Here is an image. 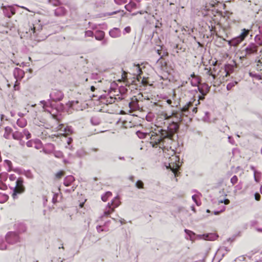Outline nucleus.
<instances>
[{
  "label": "nucleus",
  "mask_w": 262,
  "mask_h": 262,
  "mask_svg": "<svg viewBox=\"0 0 262 262\" xmlns=\"http://www.w3.org/2000/svg\"><path fill=\"white\" fill-rule=\"evenodd\" d=\"M198 89L202 94V96L200 95L199 96V99L198 100L196 101L194 100L193 101H189L181 109L180 113L172 114V115L175 116V117L177 118L176 121H181L182 116H187L189 114L193 115L197 112L196 106L200 104L199 101L204 99V96L210 91V87L206 83H203L202 84L201 86L198 87Z\"/></svg>",
  "instance_id": "f257e3e1"
},
{
  "label": "nucleus",
  "mask_w": 262,
  "mask_h": 262,
  "mask_svg": "<svg viewBox=\"0 0 262 262\" xmlns=\"http://www.w3.org/2000/svg\"><path fill=\"white\" fill-rule=\"evenodd\" d=\"M157 128L159 129L161 135L160 137V138H161L160 148L167 149L168 148H171L170 145L174 141L173 136L179 128V124L173 120L167 127V130L163 129L159 127H157Z\"/></svg>",
  "instance_id": "f03ea898"
},
{
  "label": "nucleus",
  "mask_w": 262,
  "mask_h": 262,
  "mask_svg": "<svg viewBox=\"0 0 262 262\" xmlns=\"http://www.w3.org/2000/svg\"><path fill=\"white\" fill-rule=\"evenodd\" d=\"M64 97L63 93L58 89H52L50 94V100L48 101H41L40 103L42 104L43 111L51 113L52 109V102H58L62 100Z\"/></svg>",
  "instance_id": "7ed1b4c3"
},
{
  "label": "nucleus",
  "mask_w": 262,
  "mask_h": 262,
  "mask_svg": "<svg viewBox=\"0 0 262 262\" xmlns=\"http://www.w3.org/2000/svg\"><path fill=\"white\" fill-rule=\"evenodd\" d=\"M138 137L140 139L148 138L150 140V144L153 147H159L161 145V138H160L161 136L159 129L155 128L150 133H143L141 131H138L136 133Z\"/></svg>",
  "instance_id": "20e7f679"
},
{
  "label": "nucleus",
  "mask_w": 262,
  "mask_h": 262,
  "mask_svg": "<svg viewBox=\"0 0 262 262\" xmlns=\"http://www.w3.org/2000/svg\"><path fill=\"white\" fill-rule=\"evenodd\" d=\"M9 180L11 182L9 184V187L13 190L12 197L16 199L17 198L18 194H20L25 191L23 179L21 178L16 179V176L12 174L9 176Z\"/></svg>",
  "instance_id": "39448f33"
},
{
  "label": "nucleus",
  "mask_w": 262,
  "mask_h": 262,
  "mask_svg": "<svg viewBox=\"0 0 262 262\" xmlns=\"http://www.w3.org/2000/svg\"><path fill=\"white\" fill-rule=\"evenodd\" d=\"M257 51L258 46L254 43H250L241 51L242 56L240 58H247L249 56L256 54Z\"/></svg>",
  "instance_id": "423d86ee"
},
{
  "label": "nucleus",
  "mask_w": 262,
  "mask_h": 262,
  "mask_svg": "<svg viewBox=\"0 0 262 262\" xmlns=\"http://www.w3.org/2000/svg\"><path fill=\"white\" fill-rule=\"evenodd\" d=\"M241 34L230 40L228 41V45L231 46L236 47L238 46L249 34V30L243 29Z\"/></svg>",
  "instance_id": "0eeeda50"
},
{
  "label": "nucleus",
  "mask_w": 262,
  "mask_h": 262,
  "mask_svg": "<svg viewBox=\"0 0 262 262\" xmlns=\"http://www.w3.org/2000/svg\"><path fill=\"white\" fill-rule=\"evenodd\" d=\"M120 202L118 197L115 198L112 201L111 204L108 203L104 211L103 216H108L112 212H114L115 208L118 207Z\"/></svg>",
  "instance_id": "6e6552de"
},
{
  "label": "nucleus",
  "mask_w": 262,
  "mask_h": 262,
  "mask_svg": "<svg viewBox=\"0 0 262 262\" xmlns=\"http://www.w3.org/2000/svg\"><path fill=\"white\" fill-rule=\"evenodd\" d=\"M6 240L7 243L11 245L17 244L20 241V237L18 234L13 232H10L7 234Z\"/></svg>",
  "instance_id": "1a4fd4ad"
},
{
  "label": "nucleus",
  "mask_w": 262,
  "mask_h": 262,
  "mask_svg": "<svg viewBox=\"0 0 262 262\" xmlns=\"http://www.w3.org/2000/svg\"><path fill=\"white\" fill-rule=\"evenodd\" d=\"M31 136L30 133L26 129L23 130L21 132L16 131L12 134L13 139L18 140H21L24 137H26V139H29Z\"/></svg>",
  "instance_id": "9d476101"
},
{
  "label": "nucleus",
  "mask_w": 262,
  "mask_h": 262,
  "mask_svg": "<svg viewBox=\"0 0 262 262\" xmlns=\"http://www.w3.org/2000/svg\"><path fill=\"white\" fill-rule=\"evenodd\" d=\"M2 9L5 15L9 18L15 13V10L12 6H2Z\"/></svg>",
  "instance_id": "9b49d317"
},
{
  "label": "nucleus",
  "mask_w": 262,
  "mask_h": 262,
  "mask_svg": "<svg viewBox=\"0 0 262 262\" xmlns=\"http://www.w3.org/2000/svg\"><path fill=\"white\" fill-rule=\"evenodd\" d=\"M130 72H132V74L135 76H136V77L139 79L140 77L141 78V75L142 73L141 68L140 67L139 64H134L132 68H130Z\"/></svg>",
  "instance_id": "f8f14e48"
},
{
  "label": "nucleus",
  "mask_w": 262,
  "mask_h": 262,
  "mask_svg": "<svg viewBox=\"0 0 262 262\" xmlns=\"http://www.w3.org/2000/svg\"><path fill=\"white\" fill-rule=\"evenodd\" d=\"M129 107L133 111H135L140 110V106L138 104V100L137 98L133 97L131 99L130 102L128 104Z\"/></svg>",
  "instance_id": "ddd939ff"
},
{
  "label": "nucleus",
  "mask_w": 262,
  "mask_h": 262,
  "mask_svg": "<svg viewBox=\"0 0 262 262\" xmlns=\"http://www.w3.org/2000/svg\"><path fill=\"white\" fill-rule=\"evenodd\" d=\"M110 35L113 38H117L121 36V30L118 28H114L109 32Z\"/></svg>",
  "instance_id": "4468645a"
},
{
  "label": "nucleus",
  "mask_w": 262,
  "mask_h": 262,
  "mask_svg": "<svg viewBox=\"0 0 262 262\" xmlns=\"http://www.w3.org/2000/svg\"><path fill=\"white\" fill-rule=\"evenodd\" d=\"M175 159V163L172 164V163H170L169 164V166L170 167L171 170L174 173L175 175H176V173L177 171L179 169V168L180 167L179 165V162L178 161V163H177L176 162L177 161L178 157H174Z\"/></svg>",
  "instance_id": "2eb2a0df"
},
{
  "label": "nucleus",
  "mask_w": 262,
  "mask_h": 262,
  "mask_svg": "<svg viewBox=\"0 0 262 262\" xmlns=\"http://www.w3.org/2000/svg\"><path fill=\"white\" fill-rule=\"evenodd\" d=\"M24 73L23 71L19 68H15L13 71V75L16 79L21 78L23 77Z\"/></svg>",
  "instance_id": "dca6fc26"
},
{
  "label": "nucleus",
  "mask_w": 262,
  "mask_h": 262,
  "mask_svg": "<svg viewBox=\"0 0 262 262\" xmlns=\"http://www.w3.org/2000/svg\"><path fill=\"white\" fill-rule=\"evenodd\" d=\"M29 32H30V33H29L28 32H26L25 33V34H24L23 32L21 33V34H20V37L21 38H23L24 37L27 38V37H28L29 36V35H30V37L32 38V33H33L34 35H35V34L36 33L35 27H33V28H31L30 29V30H29Z\"/></svg>",
  "instance_id": "f3484780"
},
{
  "label": "nucleus",
  "mask_w": 262,
  "mask_h": 262,
  "mask_svg": "<svg viewBox=\"0 0 262 262\" xmlns=\"http://www.w3.org/2000/svg\"><path fill=\"white\" fill-rule=\"evenodd\" d=\"M75 181V178L72 176L66 177L64 180L63 184L66 186H69Z\"/></svg>",
  "instance_id": "a211bd4d"
},
{
  "label": "nucleus",
  "mask_w": 262,
  "mask_h": 262,
  "mask_svg": "<svg viewBox=\"0 0 262 262\" xmlns=\"http://www.w3.org/2000/svg\"><path fill=\"white\" fill-rule=\"evenodd\" d=\"M66 10L62 7H60L55 9L54 13L56 16H62L65 14Z\"/></svg>",
  "instance_id": "6ab92c4d"
},
{
  "label": "nucleus",
  "mask_w": 262,
  "mask_h": 262,
  "mask_svg": "<svg viewBox=\"0 0 262 262\" xmlns=\"http://www.w3.org/2000/svg\"><path fill=\"white\" fill-rule=\"evenodd\" d=\"M202 236H203L204 239L208 241H213L217 237V236L214 233L203 234Z\"/></svg>",
  "instance_id": "aec40b11"
},
{
  "label": "nucleus",
  "mask_w": 262,
  "mask_h": 262,
  "mask_svg": "<svg viewBox=\"0 0 262 262\" xmlns=\"http://www.w3.org/2000/svg\"><path fill=\"white\" fill-rule=\"evenodd\" d=\"M137 8V5L134 2H130L125 6V9L128 11H132L133 9Z\"/></svg>",
  "instance_id": "412c9836"
},
{
  "label": "nucleus",
  "mask_w": 262,
  "mask_h": 262,
  "mask_svg": "<svg viewBox=\"0 0 262 262\" xmlns=\"http://www.w3.org/2000/svg\"><path fill=\"white\" fill-rule=\"evenodd\" d=\"M105 36V33L103 31H98L95 35V38L98 40H102Z\"/></svg>",
  "instance_id": "4be33fe9"
},
{
  "label": "nucleus",
  "mask_w": 262,
  "mask_h": 262,
  "mask_svg": "<svg viewBox=\"0 0 262 262\" xmlns=\"http://www.w3.org/2000/svg\"><path fill=\"white\" fill-rule=\"evenodd\" d=\"M185 232L186 234L189 236V237H187V239H189L190 240H193L194 238L195 233L188 229H185Z\"/></svg>",
  "instance_id": "5701e85b"
},
{
  "label": "nucleus",
  "mask_w": 262,
  "mask_h": 262,
  "mask_svg": "<svg viewBox=\"0 0 262 262\" xmlns=\"http://www.w3.org/2000/svg\"><path fill=\"white\" fill-rule=\"evenodd\" d=\"M17 124L21 128L24 127L27 125V121L24 118L19 119L17 121Z\"/></svg>",
  "instance_id": "b1692460"
},
{
  "label": "nucleus",
  "mask_w": 262,
  "mask_h": 262,
  "mask_svg": "<svg viewBox=\"0 0 262 262\" xmlns=\"http://www.w3.org/2000/svg\"><path fill=\"white\" fill-rule=\"evenodd\" d=\"M261 176V172L258 171H255L254 173V180L256 182H259Z\"/></svg>",
  "instance_id": "393cba45"
},
{
  "label": "nucleus",
  "mask_w": 262,
  "mask_h": 262,
  "mask_svg": "<svg viewBox=\"0 0 262 262\" xmlns=\"http://www.w3.org/2000/svg\"><path fill=\"white\" fill-rule=\"evenodd\" d=\"M118 13H120V15L121 17H123L124 16L125 14H126V12H124L123 10H118V11H113L112 12H111V13H108L107 14V15H114V14H116Z\"/></svg>",
  "instance_id": "a878e982"
},
{
  "label": "nucleus",
  "mask_w": 262,
  "mask_h": 262,
  "mask_svg": "<svg viewBox=\"0 0 262 262\" xmlns=\"http://www.w3.org/2000/svg\"><path fill=\"white\" fill-rule=\"evenodd\" d=\"M112 195V193L110 191L106 192L101 196V199L103 201L106 202L108 197Z\"/></svg>",
  "instance_id": "bb28decb"
},
{
  "label": "nucleus",
  "mask_w": 262,
  "mask_h": 262,
  "mask_svg": "<svg viewBox=\"0 0 262 262\" xmlns=\"http://www.w3.org/2000/svg\"><path fill=\"white\" fill-rule=\"evenodd\" d=\"M7 195L0 193V203H4L8 200Z\"/></svg>",
  "instance_id": "cd10ccee"
},
{
  "label": "nucleus",
  "mask_w": 262,
  "mask_h": 262,
  "mask_svg": "<svg viewBox=\"0 0 262 262\" xmlns=\"http://www.w3.org/2000/svg\"><path fill=\"white\" fill-rule=\"evenodd\" d=\"M249 75L250 77L255 78V79H256L257 80H262V77L260 75L257 74L256 73H254L253 72H250Z\"/></svg>",
  "instance_id": "c85d7f7f"
},
{
  "label": "nucleus",
  "mask_w": 262,
  "mask_h": 262,
  "mask_svg": "<svg viewBox=\"0 0 262 262\" xmlns=\"http://www.w3.org/2000/svg\"><path fill=\"white\" fill-rule=\"evenodd\" d=\"M7 245L3 239L0 238V250H4L7 249Z\"/></svg>",
  "instance_id": "c756f323"
},
{
  "label": "nucleus",
  "mask_w": 262,
  "mask_h": 262,
  "mask_svg": "<svg viewBox=\"0 0 262 262\" xmlns=\"http://www.w3.org/2000/svg\"><path fill=\"white\" fill-rule=\"evenodd\" d=\"M255 40L259 45H262V35H256L255 37Z\"/></svg>",
  "instance_id": "7c9ffc66"
},
{
  "label": "nucleus",
  "mask_w": 262,
  "mask_h": 262,
  "mask_svg": "<svg viewBox=\"0 0 262 262\" xmlns=\"http://www.w3.org/2000/svg\"><path fill=\"white\" fill-rule=\"evenodd\" d=\"M85 154V152L83 149H78L76 152V156L78 157H82Z\"/></svg>",
  "instance_id": "2f4dec72"
},
{
  "label": "nucleus",
  "mask_w": 262,
  "mask_h": 262,
  "mask_svg": "<svg viewBox=\"0 0 262 262\" xmlns=\"http://www.w3.org/2000/svg\"><path fill=\"white\" fill-rule=\"evenodd\" d=\"M91 121L94 125H98L100 123V120L99 118L94 117L91 118Z\"/></svg>",
  "instance_id": "473e14b6"
},
{
  "label": "nucleus",
  "mask_w": 262,
  "mask_h": 262,
  "mask_svg": "<svg viewBox=\"0 0 262 262\" xmlns=\"http://www.w3.org/2000/svg\"><path fill=\"white\" fill-rule=\"evenodd\" d=\"M255 68L257 71H262V61L261 60H258L257 61V64L256 65Z\"/></svg>",
  "instance_id": "72a5a7b5"
},
{
  "label": "nucleus",
  "mask_w": 262,
  "mask_h": 262,
  "mask_svg": "<svg viewBox=\"0 0 262 262\" xmlns=\"http://www.w3.org/2000/svg\"><path fill=\"white\" fill-rule=\"evenodd\" d=\"M191 76L193 78V79H194V82H195V84H193V82L192 81L191 83H192V85H196L198 83H199L200 82L199 81V78L197 76H196L194 74H193L191 75Z\"/></svg>",
  "instance_id": "f704fd0d"
},
{
  "label": "nucleus",
  "mask_w": 262,
  "mask_h": 262,
  "mask_svg": "<svg viewBox=\"0 0 262 262\" xmlns=\"http://www.w3.org/2000/svg\"><path fill=\"white\" fill-rule=\"evenodd\" d=\"M237 84V81H234V82H230V83H229L227 85V89L228 90H230L232 89V88L233 87H234Z\"/></svg>",
  "instance_id": "c9c22d12"
},
{
  "label": "nucleus",
  "mask_w": 262,
  "mask_h": 262,
  "mask_svg": "<svg viewBox=\"0 0 262 262\" xmlns=\"http://www.w3.org/2000/svg\"><path fill=\"white\" fill-rule=\"evenodd\" d=\"M136 186L139 189L143 188L144 183L142 181L138 180L136 183Z\"/></svg>",
  "instance_id": "e433bc0d"
},
{
  "label": "nucleus",
  "mask_w": 262,
  "mask_h": 262,
  "mask_svg": "<svg viewBox=\"0 0 262 262\" xmlns=\"http://www.w3.org/2000/svg\"><path fill=\"white\" fill-rule=\"evenodd\" d=\"M53 155L55 157L58 158H60L63 157V154L60 151H54Z\"/></svg>",
  "instance_id": "4c0bfd02"
},
{
  "label": "nucleus",
  "mask_w": 262,
  "mask_h": 262,
  "mask_svg": "<svg viewBox=\"0 0 262 262\" xmlns=\"http://www.w3.org/2000/svg\"><path fill=\"white\" fill-rule=\"evenodd\" d=\"M106 0H96L94 4L97 6L99 7L104 4Z\"/></svg>",
  "instance_id": "58836bf2"
},
{
  "label": "nucleus",
  "mask_w": 262,
  "mask_h": 262,
  "mask_svg": "<svg viewBox=\"0 0 262 262\" xmlns=\"http://www.w3.org/2000/svg\"><path fill=\"white\" fill-rule=\"evenodd\" d=\"M5 163L8 166V171H10L12 170V163L10 161L8 160H5L4 161Z\"/></svg>",
  "instance_id": "ea45409f"
},
{
  "label": "nucleus",
  "mask_w": 262,
  "mask_h": 262,
  "mask_svg": "<svg viewBox=\"0 0 262 262\" xmlns=\"http://www.w3.org/2000/svg\"><path fill=\"white\" fill-rule=\"evenodd\" d=\"M238 181V178L236 176H233L230 180V182L232 185L235 184Z\"/></svg>",
  "instance_id": "a19ab883"
},
{
  "label": "nucleus",
  "mask_w": 262,
  "mask_h": 262,
  "mask_svg": "<svg viewBox=\"0 0 262 262\" xmlns=\"http://www.w3.org/2000/svg\"><path fill=\"white\" fill-rule=\"evenodd\" d=\"M64 132L66 134H72L73 133V129L71 127L67 126L64 128Z\"/></svg>",
  "instance_id": "79ce46f5"
},
{
  "label": "nucleus",
  "mask_w": 262,
  "mask_h": 262,
  "mask_svg": "<svg viewBox=\"0 0 262 262\" xmlns=\"http://www.w3.org/2000/svg\"><path fill=\"white\" fill-rule=\"evenodd\" d=\"M114 2L116 4L121 5L125 4L127 2V0H114Z\"/></svg>",
  "instance_id": "37998d69"
},
{
  "label": "nucleus",
  "mask_w": 262,
  "mask_h": 262,
  "mask_svg": "<svg viewBox=\"0 0 262 262\" xmlns=\"http://www.w3.org/2000/svg\"><path fill=\"white\" fill-rule=\"evenodd\" d=\"M197 198H198V195H195V194L192 195V199L193 201L195 203L196 205L197 206H200L201 205V203H200L199 202H198L197 201Z\"/></svg>",
  "instance_id": "c03bdc74"
},
{
  "label": "nucleus",
  "mask_w": 262,
  "mask_h": 262,
  "mask_svg": "<svg viewBox=\"0 0 262 262\" xmlns=\"http://www.w3.org/2000/svg\"><path fill=\"white\" fill-rule=\"evenodd\" d=\"M131 31V28L129 26H127L125 27L123 31V34H125L126 33H129Z\"/></svg>",
  "instance_id": "a18cd8bd"
},
{
  "label": "nucleus",
  "mask_w": 262,
  "mask_h": 262,
  "mask_svg": "<svg viewBox=\"0 0 262 262\" xmlns=\"http://www.w3.org/2000/svg\"><path fill=\"white\" fill-rule=\"evenodd\" d=\"M93 32L91 30H88L85 32V35L86 36L91 37L93 36Z\"/></svg>",
  "instance_id": "49530a36"
},
{
  "label": "nucleus",
  "mask_w": 262,
  "mask_h": 262,
  "mask_svg": "<svg viewBox=\"0 0 262 262\" xmlns=\"http://www.w3.org/2000/svg\"><path fill=\"white\" fill-rule=\"evenodd\" d=\"M63 175H64V172L60 171L59 172H58L56 174V177L57 179H60L62 176H63Z\"/></svg>",
  "instance_id": "de8ad7c7"
},
{
  "label": "nucleus",
  "mask_w": 262,
  "mask_h": 262,
  "mask_svg": "<svg viewBox=\"0 0 262 262\" xmlns=\"http://www.w3.org/2000/svg\"><path fill=\"white\" fill-rule=\"evenodd\" d=\"M116 99V98L110 97L107 99L106 102H108V103L111 104L114 103L115 102Z\"/></svg>",
  "instance_id": "09e8293b"
},
{
  "label": "nucleus",
  "mask_w": 262,
  "mask_h": 262,
  "mask_svg": "<svg viewBox=\"0 0 262 262\" xmlns=\"http://www.w3.org/2000/svg\"><path fill=\"white\" fill-rule=\"evenodd\" d=\"M51 3H52L54 6H58L60 4V2L58 1L55 0H50Z\"/></svg>",
  "instance_id": "8fccbe9b"
},
{
  "label": "nucleus",
  "mask_w": 262,
  "mask_h": 262,
  "mask_svg": "<svg viewBox=\"0 0 262 262\" xmlns=\"http://www.w3.org/2000/svg\"><path fill=\"white\" fill-rule=\"evenodd\" d=\"M219 203H224L225 205H228L230 203V201L229 199H225L223 200H220L219 201Z\"/></svg>",
  "instance_id": "3c124183"
},
{
  "label": "nucleus",
  "mask_w": 262,
  "mask_h": 262,
  "mask_svg": "<svg viewBox=\"0 0 262 262\" xmlns=\"http://www.w3.org/2000/svg\"><path fill=\"white\" fill-rule=\"evenodd\" d=\"M7 188V186L2 181H0V189L5 190Z\"/></svg>",
  "instance_id": "603ef678"
},
{
  "label": "nucleus",
  "mask_w": 262,
  "mask_h": 262,
  "mask_svg": "<svg viewBox=\"0 0 262 262\" xmlns=\"http://www.w3.org/2000/svg\"><path fill=\"white\" fill-rule=\"evenodd\" d=\"M218 3H220V1L219 0H215V1H212L210 3V5L213 7L215 6L216 4H217Z\"/></svg>",
  "instance_id": "864d4df0"
},
{
  "label": "nucleus",
  "mask_w": 262,
  "mask_h": 262,
  "mask_svg": "<svg viewBox=\"0 0 262 262\" xmlns=\"http://www.w3.org/2000/svg\"><path fill=\"white\" fill-rule=\"evenodd\" d=\"M225 250L227 252L228 251H229V250L227 249V248H220L218 250L217 252V254H221L223 250Z\"/></svg>",
  "instance_id": "5fc2aeb1"
},
{
  "label": "nucleus",
  "mask_w": 262,
  "mask_h": 262,
  "mask_svg": "<svg viewBox=\"0 0 262 262\" xmlns=\"http://www.w3.org/2000/svg\"><path fill=\"white\" fill-rule=\"evenodd\" d=\"M34 144V142H33L31 140H30V141H28L27 143H26V144H27V146L28 147H32L33 146V144Z\"/></svg>",
  "instance_id": "6e6d98bb"
},
{
  "label": "nucleus",
  "mask_w": 262,
  "mask_h": 262,
  "mask_svg": "<svg viewBox=\"0 0 262 262\" xmlns=\"http://www.w3.org/2000/svg\"><path fill=\"white\" fill-rule=\"evenodd\" d=\"M58 197V194L57 193L54 194L53 199H52V202L53 203H55L57 202V199Z\"/></svg>",
  "instance_id": "4d7b16f0"
},
{
  "label": "nucleus",
  "mask_w": 262,
  "mask_h": 262,
  "mask_svg": "<svg viewBox=\"0 0 262 262\" xmlns=\"http://www.w3.org/2000/svg\"><path fill=\"white\" fill-rule=\"evenodd\" d=\"M254 196H255V199L256 201H259L260 200V195L258 193H256L254 194Z\"/></svg>",
  "instance_id": "13d9d810"
},
{
  "label": "nucleus",
  "mask_w": 262,
  "mask_h": 262,
  "mask_svg": "<svg viewBox=\"0 0 262 262\" xmlns=\"http://www.w3.org/2000/svg\"><path fill=\"white\" fill-rule=\"evenodd\" d=\"M225 206H223V208L222 210H221L220 211H214V214L215 215H218V214H219L221 212H222L224 211L225 210Z\"/></svg>",
  "instance_id": "bf43d9fd"
},
{
  "label": "nucleus",
  "mask_w": 262,
  "mask_h": 262,
  "mask_svg": "<svg viewBox=\"0 0 262 262\" xmlns=\"http://www.w3.org/2000/svg\"><path fill=\"white\" fill-rule=\"evenodd\" d=\"M235 190H234V193H236L237 190H240L242 189V186L239 185H237L235 186Z\"/></svg>",
  "instance_id": "052dcab7"
},
{
  "label": "nucleus",
  "mask_w": 262,
  "mask_h": 262,
  "mask_svg": "<svg viewBox=\"0 0 262 262\" xmlns=\"http://www.w3.org/2000/svg\"><path fill=\"white\" fill-rule=\"evenodd\" d=\"M7 173H0V178L1 179H3L4 178H6Z\"/></svg>",
  "instance_id": "680f3d73"
},
{
  "label": "nucleus",
  "mask_w": 262,
  "mask_h": 262,
  "mask_svg": "<svg viewBox=\"0 0 262 262\" xmlns=\"http://www.w3.org/2000/svg\"><path fill=\"white\" fill-rule=\"evenodd\" d=\"M209 28H210V31L211 32V34H213L215 32V30H214V27H213L212 26H211V28H210V27H209Z\"/></svg>",
  "instance_id": "e2e57ef3"
},
{
  "label": "nucleus",
  "mask_w": 262,
  "mask_h": 262,
  "mask_svg": "<svg viewBox=\"0 0 262 262\" xmlns=\"http://www.w3.org/2000/svg\"><path fill=\"white\" fill-rule=\"evenodd\" d=\"M11 128L9 127H6L5 128V133H10L11 132Z\"/></svg>",
  "instance_id": "0e129e2a"
},
{
  "label": "nucleus",
  "mask_w": 262,
  "mask_h": 262,
  "mask_svg": "<svg viewBox=\"0 0 262 262\" xmlns=\"http://www.w3.org/2000/svg\"><path fill=\"white\" fill-rule=\"evenodd\" d=\"M97 230L98 232L103 231L104 230L102 228L101 226H98L97 227Z\"/></svg>",
  "instance_id": "69168bd1"
},
{
  "label": "nucleus",
  "mask_w": 262,
  "mask_h": 262,
  "mask_svg": "<svg viewBox=\"0 0 262 262\" xmlns=\"http://www.w3.org/2000/svg\"><path fill=\"white\" fill-rule=\"evenodd\" d=\"M72 141V138H68V139L67 140V143H68L69 146L70 145V144L71 143Z\"/></svg>",
  "instance_id": "338daca9"
},
{
  "label": "nucleus",
  "mask_w": 262,
  "mask_h": 262,
  "mask_svg": "<svg viewBox=\"0 0 262 262\" xmlns=\"http://www.w3.org/2000/svg\"><path fill=\"white\" fill-rule=\"evenodd\" d=\"M4 137L6 139H9V133H5L4 135Z\"/></svg>",
  "instance_id": "774afa93"
}]
</instances>
